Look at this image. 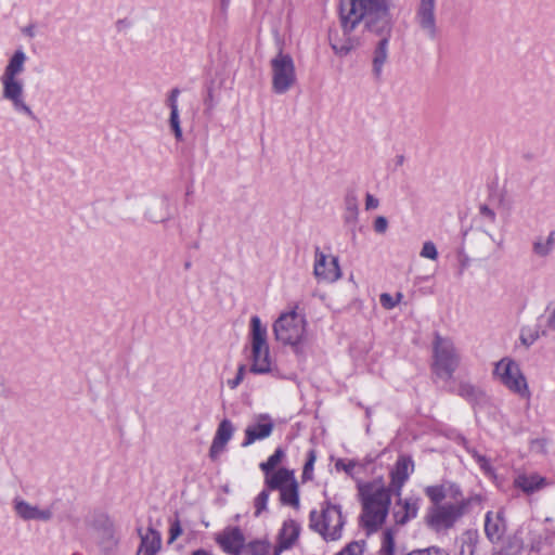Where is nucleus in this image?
Returning a JSON list of instances; mask_svg holds the SVG:
<instances>
[{
	"instance_id": "nucleus-1",
	"label": "nucleus",
	"mask_w": 555,
	"mask_h": 555,
	"mask_svg": "<svg viewBox=\"0 0 555 555\" xmlns=\"http://www.w3.org/2000/svg\"><path fill=\"white\" fill-rule=\"evenodd\" d=\"M27 59L22 48L14 50L9 57L0 75L1 98L16 114L35 119L34 109L26 100L25 83L22 78Z\"/></svg>"
},
{
	"instance_id": "nucleus-2",
	"label": "nucleus",
	"mask_w": 555,
	"mask_h": 555,
	"mask_svg": "<svg viewBox=\"0 0 555 555\" xmlns=\"http://www.w3.org/2000/svg\"><path fill=\"white\" fill-rule=\"evenodd\" d=\"M362 503L361 524L369 532L378 530L385 522L391 502L390 490L382 479L359 485Z\"/></svg>"
},
{
	"instance_id": "nucleus-3",
	"label": "nucleus",
	"mask_w": 555,
	"mask_h": 555,
	"mask_svg": "<svg viewBox=\"0 0 555 555\" xmlns=\"http://www.w3.org/2000/svg\"><path fill=\"white\" fill-rule=\"evenodd\" d=\"M273 334L279 343L291 346L296 353H300L307 341V321L295 310L284 312L275 320Z\"/></svg>"
},
{
	"instance_id": "nucleus-4",
	"label": "nucleus",
	"mask_w": 555,
	"mask_h": 555,
	"mask_svg": "<svg viewBox=\"0 0 555 555\" xmlns=\"http://www.w3.org/2000/svg\"><path fill=\"white\" fill-rule=\"evenodd\" d=\"M345 517L341 507L325 501L320 509L310 512V528L318 532L325 541H336L343 535Z\"/></svg>"
},
{
	"instance_id": "nucleus-5",
	"label": "nucleus",
	"mask_w": 555,
	"mask_h": 555,
	"mask_svg": "<svg viewBox=\"0 0 555 555\" xmlns=\"http://www.w3.org/2000/svg\"><path fill=\"white\" fill-rule=\"evenodd\" d=\"M473 501L474 499L469 498L433 505L427 509L425 522L435 532H447L469 512Z\"/></svg>"
},
{
	"instance_id": "nucleus-6",
	"label": "nucleus",
	"mask_w": 555,
	"mask_h": 555,
	"mask_svg": "<svg viewBox=\"0 0 555 555\" xmlns=\"http://www.w3.org/2000/svg\"><path fill=\"white\" fill-rule=\"evenodd\" d=\"M267 335V327L262 325L260 318L257 315L251 317L249 334L251 349L250 372L254 374H267L271 372L272 358L270 356Z\"/></svg>"
},
{
	"instance_id": "nucleus-7",
	"label": "nucleus",
	"mask_w": 555,
	"mask_h": 555,
	"mask_svg": "<svg viewBox=\"0 0 555 555\" xmlns=\"http://www.w3.org/2000/svg\"><path fill=\"white\" fill-rule=\"evenodd\" d=\"M433 371L443 379H450L460 365L461 356L449 337L435 334L433 341Z\"/></svg>"
},
{
	"instance_id": "nucleus-8",
	"label": "nucleus",
	"mask_w": 555,
	"mask_h": 555,
	"mask_svg": "<svg viewBox=\"0 0 555 555\" xmlns=\"http://www.w3.org/2000/svg\"><path fill=\"white\" fill-rule=\"evenodd\" d=\"M493 376L511 392L527 401L531 391L519 364L511 358H503L495 363Z\"/></svg>"
},
{
	"instance_id": "nucleus-9",
	"label": "nucleus",
	"mask_w": 555,
	"mask_h": 555,
	"mask_svg": "<svg viewBox=\"0 0 555 555\" xmlns=\"http://www.w3.org/2000/svg\"><path fill=\"white\" fill-rule=\"evenodd\" d=\"M86 524L96 532L98 544L102 555H115L118 550L119 539L108 516L104 513L94 512L87 516Z\"/></svg>"
},
{
	"instance_id": "nucleus-10",
	"label": "nucleus",
	"mask_w": 555,
	"mask_h": 555,
	"mask_svg": "<svg viewBox=\"0 0 555 555\" xmlns=\"http://www.w3.org/2000/svg\"><path fill=\"white\" fill-rule=\"evenodd\" d=\"M272 69V90L278 94L287 92L296 81L294 61L291 55L280 51L270 62Z\"/></svg>"
},
{
	"instance_id": "nucleus-11",
	"label": "nucleus",
	"mask_w": 555,
	"mask_h": 555,
	"mask_svg": "<svg viewBox=\"0 0 555 555\" xmlns=\"http://www.w3.org/2000/svg\"><path fill=\"white\" fill-rule=\"evenodd\" d=\"M370 3L371 7H369V14L365 20L366 27L370 30L389 39L392 18L386 0H378Z\"/></svg>"
},
{
	"instance_id": "nucleus-12",
	"label": "nucleus",
	"mask_w": 555,
	"mask_h": 555,
	"mask_svg": "<svg viewBox=\"0 0 555 555\" xmlns=\"http://www.w3.org/2000/svg\"><path fill=\"white\" fill-rule=\"evenodd\" d=\"M313 275L319 282L334 283L341 278V269L338 258L325 255L319 248L315 249Z\"/></svg>"
},
{
	"instance_id": "nucleus-13",
	"label": "nucleus",
	"mask_w": 555,
	"mask_h": 555,
	"mask_svg": "<svg viewBox=\"0 0 555 555\" xmlns=\"http://www.w3.org/2000/svg\"><path fill=\"white\" fill-rule=\"evenodd\" d=\"M414 21L427 38L436 39L439 33L436 18V0H418Z\"/></svg>"
},
{
	"instance_id": "nucleus-14",
	"label": "nucleus",
	"mask_w": 555,
	"mask_h": 555,
	"mask_svg": "<svg viewBox=\"0 0 555 555\" xmlns=\"http://www.w3.org/2000/svg\"><path fill=\"white\" fill-rule=\"evenodd\" d=\"M356 30L340 24V29L330 33V44L336 54L345 56L361 44V36Z\"/></svg>"
},
{
	"instance_id": "nucleus-15",
	"label": "nucleus",
	"mask_w": 555,
	"mask_h": 555,
	"mask_svg": "<svg viewBox=\"0 0 555 555\" xmlns=\"http://www.w3.org/2000/svg\"><path fill=\"white\" fill-rule=\"evenodd\" d=\"M369 7L371 3L366 0H340V24H346L349 29L357 28L362 20H366Z\"/></svg>"
},
{
	"instance_id": "nucleus-16",
	"label": "nucleus",
	"mask_w": 555,
	"mask_h": 555,
	"mask_svg": "<svg viewBox=\"0 0 555 555\" xmlns=\"http://www.w3.org/2000/svg\"><path fill=\"white\" fill-rule=\"evenodd\" d=\"M424 492L433 505H442L444 500L455 502L467 499L463 495L461 488L452 481H443L440 485L428 486L424 489Z\"/></svg>"
},
{
	"instance_id": "nucleus-17",
	"label": "nucleus",
	"mask_w": 555,
	"mask_h": 555,
	"mask_svg": "<svg viewBox=\"0 0 555 555\" xmlns=\"http://www.w3.org/2000/svg\"><path fill=\"white\" fill-rule=\"evenodd\" d=\"M274 428L272 417L267 413L255 415L253 422L245 429L243 447H248L257 440L268 438Z\"/></svg>"
},
{
	"instance_id": "nucleus-18",
	"label": "nucleus",
	"mask_w": 555,
	"mask_h": 555,
	"mask_svg": "<svg viewBox=\"0 0 555 555\" xmlns=\"http://www.w3.org/2000/svg\"><path fill=\"white\" fill-rule=\"evenodd\" d=\"M216 542L229 555H240L245 545V535L238 527H227L219 532Z\"/></svg>"
},
{
	"instance_id": "nucleus-19",
	"label": "nucleus",
	"mask_w": 555,
	"mask_h": 555,
	"mask_svg": "<svg viewBox=\"0 0 555 555\" xmlns=\"http://www.w3.org/2000/svg\"><path fill=\"white\" fill-rule=\"evenodd\" d=\"M412 472V460L405 456H400L390 472V488H388L390 492L392 491L399 496L401 494L402 487L409 479Z\"/></svg>"
},
{
	"instance_id": "nucleus-20",
	"label": "nucleus",
	"mask_w": 555,
	"mask_h": 555,
	"mask_svg": "<svg viewBox=\"0 0 555 555\" xmlns=\"http://www.w3.org/2000/svg\"><path fill=\"white\" fill-rule=\"evenodd\" d=\"M13 508L15 514L23 520L48 521L52 518V511L50 508H39L37 505H33L21 498L13 500Z\"/></svg>"
},
{
	"instance_id": "nucleus-21",
	"label": "nucleus",
	"mask_w": 555,
	"mask_h": 555,
	"mask_svg": "<svg viewBox=\"0 0 555 555\" xmlns=\"http://www.w3.org/2000/svg\"><path fill=\"white\" fill-rule=\"evenodd\" d=\"M234 427L231 421L222 420L217 428L212 443L209 449V456L216 460L223 452L227 443L231 440Z\"/></svg>"
},
{
	"instance_id": "nucleus-22",
	"label": "nucleus",
	"mask_w": 555,
	"mask_h": 555,
	"mask_svg": "<svg viewBox=\"0 0 555 555\" xmlns=\"http://www.w3.org/2000/svg\"><path fill=\"white\" fill-rule=\"evenodd\" d=\"M506 531L502 511L488 512L485 519V532L491 542H499Z\"/></svg>"
},
{
	"instance_id": "nucleus-23",
	"label": "nucleus",
	"mask_w": 555,
	"mask_h": 555,
	"mask_svg": "<svg viewBox=\"0 0 555 555\" xmlns=\"http://www.w3.org/2000/svg\"><path fill=\"white\" fill-rule=\"evenodd\" d=\"M299 533V524L293 519L285 520L279 532V543L275 547L274 555H280L282 551L291 548L297 541Z\"/></svg>"
},
{
	"instance_id": "nucleus-24",
	"label": "nucleus",
	"mask_w": 555,
	"mask_h": 555,
	"mask_svg": "<svg viewBox=\"0 0 555 555\" xmlns=\"http://www.w3.org/2000/svg\"><path fill=\"white\" fill-rule=\"evenodd\" d=\"M170 217V205L167 197L154 198L149 203L144 212V218L153 223L165 222Z\"/></svg>"
},
{
	"instance_id": "nucleus-25",
	"label": "nucleus",
	"mask_w": 555,
	"mask_h": 555,
	"mask_svg": "<svg viewBox=\"0 0 555 555\" xmlns=\"http://www.w3.org/2000/svg\"><path fill=\"white\" fill-rule=\"evenodd\" d=\"M514 485L526 494H532L550 486L551 482L539 474H520L514 479Z\"/></svg>"
},
{
	"instance_id": "nucleus-26",
	"label": "nucleus",
	"mask_w": 555,
	"mask_h": 555,
	"mask_svg": "<svg viewBox=\"0 0 555 555\" xmlns=\"http://www.w3.org/2000/svg\"><path fill=\"white\" fill-rule=\"evenodd\" d=\"M141 542L137 552V555H157L162 547V535L160 533L153 529L149 528L145 533H142L139 530Z\"/></svg>"
},
{
	"instance_id": "nucleus-27",
	"label": "nucleus",
	"mask_w": 555,
	"mask_h": 555,
	"mask_svg": "<svg viewBox=\"0 0 555 555\" xmlns=\"http://www.w3.org/2000/svg\"><path fill=\"white\" fill-rule=\"evenodd\" d=\"M398 511L393 513V517L397 524L403 525L411 518L416 517L417 511L420 507V500L418 499H405V500H398L397 502Z\"/></svg>"
},
{
	"instance_id": "nucleus-28",
	"label": "nucleus",
	"mask_w": 555,
	"mask_h": 555,
	"mask_svg": "<svg viewBox=\"0 0 555 555\" xmlns=\"http://www.w3.org/2000/svg\"><path fill=\"white\" fill-rule=\"evenodd\" d=\"M555 250V231L547 235H538L532 242V254L538 258H547Z\"/></svg>"
},
{
	"instance_id": "nucleus-29",
	"label": "nucleus",
	"mask_w": 555,
	"mask_h": 555,
	"mask_svg": "<svg viewBox=\"0 0 555 555\" xmlns=\"http://www.w3.org/2000/svg\"><path fill=\"white\" fill-rule=\"evenodd\" d=\"M264 474V483L267 487L266 489H268V491L280 490L283 487H285L288 482H292L295 479L293 473L286 468H280L275 472L272 470L271 473Z\"/></svg>"
},
{
	"instance_id": "nucleus-30",
	"label": "nucleus",
	"mask_w": 555,
	"mask_h": 555,
	"mask_svg": "<svg viewBox=\"0 0 555 555\" xmlns=\"http://www.w3.org/2000/svg\"><path fill=\"white\" fill-rule=\"evenodd\" d=\"M388 44L389 39L387 37H383L375 48L373 55V73L376 77L382 75L383 66L387 62Z\"/></svg>"
},
{
	"instance_id": "nucleus-31",
	"label": "nucleus",
	"mask_w": 555,
	"mask_h": 555,
	"mask_svg": "<svg viewBox=\"0 0 555 555\" xmlns=\"http://www.w3.org/2000/svg\"><path fill=\"white\" fill-rule=\"evenodd\" d=\"M344 220L348 224H354L359 216V198L354 191H348L344 198Z\"/></svg>"
},
{
	"instance_id": "nucleus-32",
	"label": "nucleus",
	"mask_w": 555,
	"mask_h": 555,
	"mask_svg": "<svg viewBox=\"0 0 555 555\" xmlns=\"http://www.w3.org/2000/svg\"><path fill=\"white\" fill-rule=\"evenodd\" d=\"M281 502L285 505L297 508L299 506L298 485L296 479L288 482L285 487L279 490Z\"/></svg>"
},
{
	"instance_id": "nucleus-33",
	"label": "nucleus",
	"mask_w": 555,
	"mask_h": 555,
	"mask_svg": "<svg viewBox=\"0 0 555 555\" xmlns=\"http://www.w3.org/2000/svg\"><path fill=\"white\" fill-rule=\"evenodd\" d=\"M479 534L476 530H467L462 535L461 555H476Z\"/></svg>"
},
{
	"instance_id": "nucleus-34",
	"label": "nucleus",
	"mask_w": 555,
	"mask_h": 555,
	"mask_svg": "<svg viewBox=\"0 0 555 555\" xmlns=\"http://www.w3.org/2000/svg\"><path fill=\"white\" fill-rule=\"evenodd\" d=\"M542 335V325L541 326H527L521 330L520 333V341L529 347L533 345Z\"/></svg>"
},
{
	"instance_id": "nucleus-35",
	"label": "nucleus",
	"mask_w": 555,
	"mask_h": 555,
	"mask_svg": "<svg viewBox=\"0 0 555 555\" xmlns=\"http://www.w3.org/2000/svg\"><path fill=\"white\" fill-rule=\"evenodd\" d=\"M555 334V304L545 310L544 323L542 324V335L551 336Z\"/></svg>"
},
{
	"instance_id": "nucleus-36",
	"label": "nucleus",
	"mask_w": 555,
	"mask_h": 555,
	"mask_svg": "<svg viewBox=\"0 0 555 555\" xmlns=\"http://www.w3.org/2000/svg\"><path fill=\"white\" fill-rule=\"evenodd\" d=\"M284 457V452L281 448H278L274 453L267 460V462H262L260 464V468L263 473H271L274 468L282 462Z\"/></svg>"
},
{
	"instance_id": "nucleus-37",
	"label": "nucleus",
	"mask_w": 555,
	"mask_h": 555,
	"mask_svg": "<svg viewBox=\"0 0 555 555\" xmlns=\"http://www.w3.org/2000/svg\"><path fill=\"white\" fill-rule=\"evenodd\" d=\"M269 501V491L268 489H263L255 499H254V516L259 517L263 512L267 511Z\"/></svg>"
},
{
	"instance_id": "nucleus-38",
	"label": "nucleus",
	"mask_w": 555,
	"mask_h": 555,
	"mask_svg": "<svg viewBox=\"0 0 555 555\" xmlns=\"http://www.w3.org/2000/svg\"><path fill=\"white\" fill-rule=\"evenodd\" d=\"M169 126L175 134L176 140L181 141L183 138V133L180 124L179 111L170 112Z\"/></svg>"
},
{
	"instance_id": "nucleus-39",
	"label": "nucleus",
	"mask_w": 555,
	"mask_h": 555,
	"mask_svg": "<svg viewBox=\"0 0 555 555\" xmlns=\"http://www.w3.org/2000/svg\"><path fill=\"white\" fill-rule=\"evenodd\" d=\"M480 390L472 384L462 383L459 386V395L467 400L477 399Z\"/></svg>"
},
{
	"instance_id": "nucleus-40",
	"label": "nucleus",
	"mask_w": 555,
	"mask_h": 555,
	"mask_svg": "<svg viewBox=\"0 0 555 555\" xmlns=\"http://www.w3.org/2000/svg\"><path fill=\"white\" fill-rule=\"evenodd\" d=\"M317 460L315 451L310 450L302 470V479L310 480L313 476V466Z\"/></svg>"
},
{
	"instance_id": "nucleus-41",
	"label": "nucleus",
	"mask_w": 555,
	"mask_h": 555,
	"mask_svg": "<svg viewBox=\"0 0 555 555\" xmlns=\"http://www.w3.org/2000/svg\"><path fill=\"white\" fill-rule=\"evenodd\" d=\"M380 552L383 555H393L395 552V540L390 530H387L383 534V543Z\"/></svg>"
},
{
	"instance_id": "nucleus-42",
	"label": "nucleus",
	"mask_w": 555,
	"mask_h": 555,
	"mask_svg": "<svg viewBox=\"0 0 555 555\" xmlns=\"http://www.w3.org/2000/svg\"><path fill=\"white\" fill-rule=\"evenodd\" d=\"M420 256L422 258L437 260L438 259V250H437L435 243L431 241H426L422 246Z\"/></svg>"
},
{
	"instance_id": "nucleus-43",
	"label": "nucleus",
	"mask_w": 555,
	"mask_h": 555,
	"mask_svg": "<svg viewBox=\"0 0 555 555\" xmlns=\"http://www.w3.org/2000/svg\"><path fill=\"white\" fill-rule=\"evenodd\" d=\"M472 455L475 459V461L478 463L479 467L485 472V474H487L489 476H492L494 474L489 460L485 455H481L476 451H474L472 453Z\"/></svg>"
},
{
	"instance_id": "nucleus-44",
	"label": "nucleus",
	"mask_w": 555,
	"mask_h": 555,
	"mask_svg": "<svg viewBox=\"0 0 555 555\" xmlns=\"http://www.w3.org/2000/svg\"><path fill=\"white\" fill-rule=\"evenodd\" d=\"M363 543L351 542L335 555H363Z\"/></svg>"
},
{
	"instance_id": "nucleus-45",
	"label": "nucleus",
	"mask_w": 555,
	"mask_h": 555,
	"mask_svg": "<svg viewBox=\"0 0 555 555\" xmlns=\"http://www.w3.org/2000/svg\"><path fill=\"white\" fill-rule=\"evenodd\" d=\"M356 466H357V462L353 460L339 459L335 463V468L337 470H343L346 474H348L349 476H352L353 469Z\"/></svg>"
},
{
	"instance_id": "nucleus-46",
	"label": "nucleus",
	"mask_w": 555,
	"mask_h": 555,
	"mask_svg": "<svg viewBox=\"0 0 555 555\" xmlns=\"http://www.w3.org/2000/svg\"><path fill=\"white\" fill-rule=\"evenodd\" d=\"M269 551V545L261 541L250 542L248 544V552L250 555H266Z\"/></svg>"
},
{
	"instance_id": "nucleus-47",
	"label": "nucleus",
	"mask_w": 555,
	"mask_h": 555,
	"mask_svg": "<svg viewBox=\"0 0 555 555\" xmlns=\"http://www.w3.org/2000/svg\"><path fill=\"white\" fill-rule=\"evenodd\" d=\"M181 534H182V527H181L180 520L178 518H176L175 520H172L170 522L168 542L171 543V542L176 541Z\"/></svg>"
},
{
	"instance_id": "nucleus-48",
	"label": "nucleus",
	"mask_w": 555,
	"mask_h": 555,
	"mask_svg": "<svg viewBox=\"0 0 555 555\" xmlns=\"http://www.w3.org/2000/svg\"><path fill=\"white\" fill-rule=\"evenodd\" d=\"M180 94V90L178 88H173L167 95L166 104L172 111H179L178 107V98Z\"/></svg>"
},
{
	"instance_id": "nucleus-49",
	"label": "nucleus",
	"mask_w": 555,
	"mask_h": 555,
	"mask_svg": "<svg viewBox=\"0 0 555 555\" xmlns=\"http://www.w3.org/2000/svg\"><path fill=\"white\" fill-rule=\"evenodd\" d=\"M245 372H246V366L244 364L240 365L237 369L236 376L233 379H229L227 382L228 386L231 389H235L243 382Z\"/></svg>"
},
{
	"instance_id": "nucleus-50",
	"label": "nucleus",
	"mask_w": 555,
	"mask_h": 555,
	"mask_svg": "<svg viewBox=\"0 0 555 555\" xmlns=\"http://www.w3.org/2000/svg\"><path fill=\"white\" fill-rule=\"evenodd\" d=\"M379 301L380 305L387 310H390L398 305V299H395V297L388 293H383L379 297Z\"/></svg>"
},
{
	"instance_id": "nucleus-51",
	"label": "nucleus",
	"mask_w": 555,
	"mask_h": 555,
	"mask_svg": "<svg viewBox=\"0 0 555 555\" xmlns=\"http://www.w3.org/2000/svg\"><path fill=\"white\" fill-rule=\"evenodd\" d=\"M373 227L376 233L384 234L388 229V221L385 217L378 216L374 220Z\"/></svg>"
},
{
	"instance_id": "nucleus-52",
	"label": "nucleus",
	"mask_w": 555,
	"mask_h": 555,
	"mask_svg": "<svg viewBox=\"0 0 555 555\" xmlns=\"http://www.w3.org/2000/svg\"><path fill=\"white\" fill-rule=\"evenodd\" d=\"M408 555H449L446 551L430 547L426 550H417L409 553Z\"/></svg>"
},
{
	"instance_id": "nucleus-53",
	"label": "nucleus",
	"mask_w": 555,
	"mask_h": 555,
	"mask_svg": "<svg viewBox=\"0 0 555 555\" xmlns=\"http://www.w3.org/2000/svg\"><path fill=\"white\" fill-rule=\"evenodd\" d=\"M378 205H379V201L372 194L367 193L365 196V209L373 210V209H376L378 207Z\"/></svg>"
},
{
	"instance_id": "nucleus-54",
	"label": "nucleus",
	"mask_w": 555,
	"mask_h": 555,
	"mask_svg": "<svg viewBox=\"0 0 555 555\" xmlns=\"http://www.w3.org/2000/svg\"><path fill=\"white\" fill-rule=\"evenodd\" d=\"M480 214L486 217L487 219H489L491 222H494L495 220V212L489 208L488 206L486 205H482L480 207Z\"/></svg>"
},
{
	"instance_id": "nucleus-55",
	"label": "nucleus",
	"mask_w": 555,
	"mask_h": 555,
	"mask_svg": "<svg viewBox=\"0 0 555 555\" xmlns=\"http://www.w3.org/2000/svg\"><path fill=\"white\" fill-rule=\"evenodd\" d=\"M23 33H24L26 36H28V37L33 38V37H35V27H34V26H27V27H25V28L23 29Z\"/></svg>"
},
{
	"instance_id": "nucleus-56",
	"label": "nucleus",
	"mask_w": 555,
	"mask_h": 555,
	"mask_svg": "<svg viewBox=\"0 0 555 555\" xmlns=\"http://www.w3.org/2000/svg\"><path fill=\"white\" fill-rule=\"evenodd\" d=\"M402 298H403V295L401 293H397L395 296V299H398V304L401 301Z\"/></svg>"
},
{
	"instance_id": "nucleus-57",
	"label": "nucleus",
	"mask_w": 555,
	"mask_h": 555,
	"mask_svg": "<svg viewBox=\"0 0 555 555\" xmlns=\"http://www.w3.org/2000/svg\"><path fill=\"white\" fill-rule=\"evenodd\" d=\"M404 160V157L402 155L398 156V164L401 165Z\"/></svg>"
}]
</instances>
